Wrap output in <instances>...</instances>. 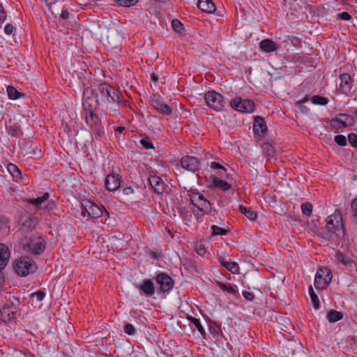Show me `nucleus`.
Listing matches in <instances>:
<instances>
[{"instance_id": "f704fd0d", "label": "nucleus", "mask_w": 357, "mask_h": 357, "mask_svg": "<svg viewBox=\"0 0 357 357\" xmlns=\"http://www.w3.org/2000/svg\"><path fill=\"white\" fill-rule=\"evenodd\" d=\"M309 294H310V296L313 307L316 310L319 309L320 307L319 300L317 295L314 291L312 286H310V287H309Z\"/></svg>"}, {"instance_id": "c9c22d12", "label": "nucleus", "mask_w": 357, "mask_h": 357, "mask_svg": "<svg viewBox=\"0 0 357 357\" xmlns=\"http://www.w3.org/2000/svg\"><path fill=\"white\" fill-rule=\"evenodd\" d=\"M188 320H190L191 323L194 324V326L197 328V329L202 336H204L206 335L205 330L203 328L202 325L201 324L199 319L193 317H188Z\"/></svg>"}, {"instance_id": "79ce46f5", "label": "nucleus", "mask_w": 357, "mask_h": 357, "mask_svg": "<svg viewBox=\"0 0 357 357\" xmlns=\"http://www.w3.org/2000/svg\"><path fill=\"white\" fill-rule=\"evenodd\" d=\"M141 145L145 149H154L153 144L150 140L149 137L143 138L140 140Z\"/></svg>"}, {"instance_id": "9d476101", "label": "nucleus", "mask_w": 357, "mask_h": 357, "mask_svg": "<svg viewBox=\"0 0 357 357\" xmlns=\"http://www.w3.org/2000/svg\"><path fill=\"white\" fill-rule=\"evenodd\" d=\"M156 283L159 285L160 291L169 293L174 285V280L165 273H160L155 277Z\"/></svg>"}, {"instance_id": "603ef678", "label": "nucleus", "mask_w": 357, "mask_h": 357, "mask_svg": "<svg viewBox=\"0 0 357 357\" xmlns=\"http://www.w3.org/2000/svg\"><path fill=\"white\" fill-rule=\"evenodd\" d=\"M195 250L200 256H203L206 253V248L202 244H197L195 245Z\"/></svg>"}, {"instance_id": "c03bdc74", "label": "nucleus", "mask_w": 357, "mask_h": 357, "mask_svg": "<svg viewBox=\"0 0 357 357\" xmlns=\"http://www.w3.org/2000/svg\"><path fill=\"white\" fill-rule=\"evenodd\" d=\"M264 150L266 154L271 158L275 156V151L274 147L270 144H266L264 145Z\"/></svg>"}, {"instance_id": "4c0bfd02", "label": "nucleus", "mask_w": 357, "mask_h": 357, "mask_svg": "<svg viewBox=\"0 0 357 357\" xmlns=\"http://www.w3.org/2000/svg\"><path fill=\"white\" fill-rule=\"evenodd\" d=\"M351 221L357 225V199H354L351 204Z\"/></svg>"}, {"instance_id": "f3484780", "label": "nucleus", "mask_w": 357, "mask_h": 357, "mask_svg": "<svg viewBox=\"0 0 357 357\" xmlns=\"http://www.w3.org/2000/svg\"><path fill=\"white\" fill-rule=\"evenodd\" d=\"M105 187L109 191H115L121 187V177L116 173L109 174L105 181Z\"/></svg>"}, {"instance_id": "9b49d317", "label": "nucleus", "mask_w": 357, "mask_h": 357, "mask_svg": "<svg viewBox=\"0 0 357 357\" xmlns=\"http://www.w3.org/2000/svg\"><path fill=\"white\" fill-rule=\"evenodd\" d=\"M93 94L94 91L93 89L90 88L84 89L82 97L83 113L93 112V109H96V107L99 105L91 97Z\"/></svg>"}, {"instance_id": "cd10ccee", "label": "nucleus", "mask_w": 357, "mask_h": 357, "mask_svg": "<svg viewBox=\"0 0 357 357\" xmlns=\"http://www.w3.org/2000/svg\"><path fill=\"white\" fill-rule=\"evenodd\" d=\"M217 285L221 290L229 294L236 296L238 294V290L235 285L233 286L229 283H222L220 282H218Z\"/></svg>"}, {"instance_id": "aec40b11", "label": "nucleus", "mask_w": 357, "mask_h": 357, "mask_svg": "<svg viewBox=\"0 0 357 357\" xmlns=\"http://www.w3.org/2000/svg\"><path fill=\"white\" fill-rule=\"evenodd\" d=\"M267 130V126L264 119L261 116H255L253 123V131L259 136H263Z\"/></svg>"}, {"instance_id": "39448f33", "label": "nucleus", "mask_w": 357, "mask_h": 357, "mask_svg": "<svg viewBox=\"0 0 357 357\" xmlns=\"http://www.w3.org/2000/svg\"><path fill=\"white\" fill-rule=\"evenodd\" d=\"M190 201L200 212L209 214L212 211L211 204L209 200L199 192L190 194Z\"/></svg>"}, {"instance_id": "1a4fd4ad", "label": "nucleus", "mask_w": 357, "mask_h": 357, "mask_svg": "<svg viewBox=\"0 0 357 357\" xmlns=\"http://www.w3.org/2000/svg\"><path fill=\"white\" fill-rule=\"evenodd\" d=\"M230 106L236 110L244 113H251L255 109V104L253 100L249 99L242 100L240 97L231 99Z\"/></svg>"}, {"instance_id": "09e8293b", "label": "nucleus", "mask_w": 357, "mask_h": 357, "mask_svg": "<svg viewBox=\"0 0 357 357\" xmlns=\"http://www.w3.org/2000/svg\"><path fill=\"white\" fill-rule=\"evenodd\" d=\"M9 132L12 136L15 137H19L22 134V130L17 127H10Z\"/></svg>"}, {"instance_id": "5fc2aeb1", "label": "nucleus", "mask_w": 357, "mask_h": 357, "mask_svg": "<svg viewBox=\"0 0 357 357\" xmlns=\"http://www.w3.org/2000/svg\"><path fill=\"white\" fill-rule=\"evenodd\" d=\"M6 13L4 10V8L0 3V25L4 22L6 19Z\"/></svg>"}, {"instance_id": "0eeeda50", "label": "nucleus", "mask_w": 357, "mask_h": 357, "mask_svg": "<svg viewBox=\"0 0 357 357\" xmlns=\"http://www.w3.org/2000/svg\"><path fill=\"white\" fill-rule=\"evenodd\" d=\"M326 229L331 233L341 232L344 234L342 215L339 210L330 215L326 220Z\"/></svg>"}, {"instance_id": "4468645a", "label": "nucleus", "mask_w": 357, "mask_h": 357, "mask_svg": "<svg viewBox=\"0 0 357 357\" xmlns=\"http://www.w3.org/2000/svg\"><path fill=\"white\" fill-rule=\"evenodd\" d=\"M353 121V117L347 114H338L335 118L333 119L330 121V125L333 128H346L350 122Z\"/></svg>"}, {"instance_id": "2f4dec72", "label": "nucleus", "mask_w": 357, "mask_h": 357, "mask_svg": "<svg viewBox=\"0 0 357 357\" xmlns=\"http://www.w3.org/2000/svg\"><path fill=\"white\" fill-rule=\"evenodd\" d=\"M239 211L250 220H255L257 218V214L250 208L241 205Z\"/></svg>"}, {"instance_id": "f03ea898", "label": "nucleus", "mask_w": 357, "mask_h": 357, "mask_svg": "<svg viewBox=\"0 0 357 357\" xmlns=\"http://www.w3.org/2000/svg\"><path fill=\"white\" fill-rule=\"evenodd\" d=\"M38 268L37 264L31 258L24 256L16 259L13 263L15 272L20 276L33 273Z\"/></svg>"}, {"instance_id": "69168bd1", "label": "nucleus", "mask_w": 357, "mask_h": 357, "mask_svg": "<svg viewBox=\"0 0 357 357\" xmlns=\"http://www.w3.org/2000/svg\"><path fill=\"white\" fill-rule=\"evenodd\" d=\"M115 130L119 133L123 132L125 130V127L123 126H118Z\"/></svg>"}, {"instance_id": "6e6552de", "label": "nucleus", "mask_w": 357, "mask_h": 357, "mask_svg": "<svg viewBox=\"0 0 357 357\" xmlns=\"http://www.w3.org/2000/svg\"><path fill=\"white\" fill-rule=\"evenodd\" d=\"M332 280V274L326 267L320 268L316 273L314 286L318 289H324L328 287Z\"/></svg>"}, {"instance_id": "423d86ee", "label": "nucleus", "mask_w": 357, "mask_h": 357, "mask_svg": "<svg viewBox=\"0 0 357 357\" xmlns=\"http://www.w3.org/2000/svg\"><path fill=\"white\" fill-rule=\"evenodd\" d=\"M82 114L84 115L85 121L95 137L96 138L102 137L104 131L98 116L94 112H88Z\"/></svg>"}, {"instance_id": "774afa93", "label": "nucleus", "mask_w": 357, "mask_h": 357, "mask_svg": "<svg viewBox=\"0 0 357 357\" xmlns=\"http://www.w3.org/2000/svg\"><path fill=\"white\" fill-rule=\"evenodd\" d=\"M126 190H129V191H132V188H126V189H124V191L126 192Z\"/></svg>"}, {"instance_id": "a18cd8bd", "label": "nucleus", "mask_w": 357, "mask_h": 357, "mask_svg": "<svg viewBox=\"0 0 357 357\" xmlns=\"http://www.w3.org/2000/svg\"><path fill=\"white\" fill-rule=\"evenodd\" d=\"M348 141L351 146L357 148V135L356 133H349L348 135Z\"/></svg>"}, {"instance_id": "6e6d98bb", "label": "nucleus", "mask_w": 357, "mask_h": 357, "mask_svg": "<svg viewBox=\"0 0 357 357\" xmlns=\"http://www.w3.org/2000/svg\"><path fill=\"white\" fill-rule=\"evenodd\" d=\"M26 225H27L29 228L32 229L35 226V220L33 218H29L25 223H23L22 225V227H24Z\"/></svg>"}, {"instance_id": "412c9836", "label": "nucleus", "mask_w": 357, "mask_h": 357, "mask_svg": "<svg viewBox=\"0 0 357 357\" xmlns=\"http://www.w3.org/2000/svg\"><path fill=\"white\" fill-rule=\"evenodd\" d=\"M10 257V252L7 246L0 243V271L7 264Z\"/></svg>"}, {"instance_id": "ea45409f", "label": "nucleus", "mask_w": 357, "mask_h": 357, "mask_svg": "<svg viewBox=\"0 0 357 357\" xmlns=\"http://www.w3.org/2000/svg\"><path fill=\"white\" fill-rule=\"evenodd\" d=\"M172 26L174 31L178 33H181L183 30V24L178 20L172 21Z\"/></svg>"}, {"instance_id": "a878e982", "label": "nucleus", "mask_w": 357, "mask_h": 357, "mask_svg": "<svg viewBox=\"0 0 357 357\" xmlns=\"http://www.w3.org/2000/svg\"><path fill=\"white\" fill-rule=\"evenodd\" d=\"M7 169L16 182L22 179V172L17 165L10 163L8 165Z\"/></svg>"}, {"instance_id": "2eb2a0df", "label": "nucleus", "mask_w": 357, "mask_h": 357, "mask_svg": "<svg viewBox=\"0 0 357 357\" xmlns=\"http://www.w3.org/2000/svg\"><path fill=\"white\" fill-rule=\"evenodd\" d=\"M181 165L183 169L195 172L199 169L200 161L195 157L186 155L181 158Z\"/></svg>"}, {"instance_id": "4be33fe9", "label": "nucleus", "mask_w": 357, "mask_h": 357, "mask_svg": "<svg viewBox=\"0 0 357 357\" xmlns=\"http://www.w3.org/2000/svg\"><path fill=\"white\" fill-rule=\"evenodd\" d=\"M197 7L206 13H213L215 10V5L211 0H198Z\"/></svg>"}, {"instance_id": "b1692460", "label": "nucleus", "mask_w": 357, "mask_h": 357, "mask_svg": "<svg viewBox=\"0 0 357 357\" xmlns=\"http://www.w3.org/2000/svg\"><path fill=\"white\" fill-rule=\"evenodd\" d=\"M261 49L266 52H271L276 51L279 48V45L270 39H264L260 42Z\"/></svg>"}, {"instance_id": "49530a36", "label": "nucleus", "mask_w": 357, "mask_h": 357, "mask_svg": "<svg viewBox=\"0 0 357 357\" xmlns=\"http://www.w3.org/2000/svg\"><path fill=\"white\" fill-rule=\"evenodd\" d=\"M124 332L128 335H132L135 333L136 330L132 324H127L124 326Z\"/></svg>"}, {"instance_id": "bb28decb", "label": "nucleus", "mask_w": 357, "mask_h": 357, "mask_svg": "<svg viewBox=\"0 0 357 357\" xmlns=\"http://www.w3.org/2000/svg\"><path fill=\"white\" fill-rule=\"evenodd\" d=\"M212 183L214 187L219 188L224 191L229 190L231 187L229 183L218 176L213 177Z\"/></svg>"}, {"instance_id": "7ed1b4c3", "label": "nucleus", "mask_w": 357, "mask_h": 357, "mask_svg": "<svg viewBox=\"0 0 357 357\" xmlns=\"http://www.w3.org/2000/svg\"><path fill=\"white\" fill-rule=\"evenodd\" d=\"M45 246L46 243L41 236L31 237L22 242L23 250L35 255L42 254Z\"/></svg>"}, {"instance_id": "338daca9", "label": "nucleus", "mask_w": 357, "mask_h": 357, "mask_svg": "<svg viewBox=\"0 0 357 357\" xmlns=\"http://www.w3.org/2000/svg\"><path fill=\"white\" fill-rule=\"evenodd\" d=\"M180 215L183 218V220H187V218H186V217H187V212L183 211V210H181L180 211Z\"/></svg>"}, {"instance_id": "13d9d810", "label": "nucleus", "mask_w": 357, "mask_h": 357, "mask_svg": "<svg viewBox=\"0 0 357 357\" xmlns=\"http://www.w3.org/2000/svg\"><path fill=\"white\" fill-rule=\"evenodd\" d=\"M60 17L66 20L69 17V12L67 10H63L60 14Z\"/></svg>"}, {"instance_id": "f257e3e1", "label": "nucleus", "mask_w": 357, "mask_h": 357, "mask_svg": "<svg viewBox=\"0 0 357 357\" xmlns=\"http://www.w3.org/2000/svg\"><path fill=\"white\" fill-rule=\"evenodd\" d=\"M94 93L97 104L101 102L119 104L123 100L121 91L106 82L99 84L95 89Z\"/></svg>"}, {"instance_id": "3c124183", "label": "nucleus", "mask_w": 357, "mask_h": 357, "mask_svg": "<svg viewBox=\"0 0 357 357\" xmlns=\"http://www.w3.org/2000/svg\"><path fill=\"white\" fill-rule=\"evenodd\" d=\"M15 31V28L11 24H7L4 27V32L8 35L14 34Z\"/></svg>"}, {"instance_id": "864d4df0", "label": "nucleus", "mask_w": 357, "mask_h": 357, "mask_svg": "<svg viewBox=\"0 0 357 357\" xmlns=\"http://www.w3.org/2000/svg\"><path fill=\"white\" fill-rule=\"evenodd\" d=\"M242 294L244 298L248 301H252L255 298V295L252 292L243 291Z\"/></svg>"}, {"instance_id": "37998d69", "label": "nucleus", "mask_w": 357, "mask_h": 357, "mask_svg": "<svg viewBox=\"0 0 357 357\" xmlns=\"http://www.w3.org/2000/svg\"><path fill=\"white\" fill-rule=\"evenodd\" d=\"M334 141L337 144H338L340 146H344L347 145V143L346 137L342 135H336L334 138Z\"/></svg>"}, {"instance_id": "20e7f679", "label": "nucleus", "mask_w": 357, "mask_h": 357, "mask_svg": "<svg viewBox=\"0 0 357 357\" xmlns=\"http://www.w3.org/2000/svg\"><path fill=\"white\" fill-rule=\"evenodd\" d=\"M204 100L207 106L217 112L222 111L225 105L224 97L215 91H209L206 93Z\"/></svg>"}, {"instance_id": "a19ab883", "label": "nucleus", "mask_w": 357, "mask_h": 357, "mask_svg": "<svg viewBox=\"0 0 357 357\" xmlns=\"http://www.w3.org/2000/svg\"><path fill=\"white\" fill-rule=\"evenodd\" d=\"M211 228L212 230L213 236L225 235L227 233V231L225 229L218 227L217 225H212Z\"/></svg>"}, {"instance_id": "e433bc0d", "label": "nucleus", "mask_w": 357, "mask_h": 357, "mask_svg": "<svg viewBox=\"0 0 357 357\" xmlns=\"http://www.w3.org/2000/svg\"><path fill=\"white\" fill-rule=\"evenodd\" d=\"M301 211L303 215L310 216L312 213V204L308 202L301 204Z\"/></svg>"}, {"instance_id": "6ab92c4d", "label": "nucleus", "mask_w": 357, "mask_h": 357, "mask_svg": "<svg viewBox=\"0 0 357 357\" xmlns=\"http://www.w3.org/2000/svg\"><path fill=\"white\" fill-rule=\"evenodd\" d=\"M135 287L146 297H151L155 294V287L153 281L150 279H144L141 284H136Z\"/></svg>"}, {"instance_id": "ddd939ff", "label": "nucleus", "mask_w": 357, "mask_h": 357, "mask_svg": "<svg viewBox=\"0 0 357 357\" xmlns=\"http://www.w3.org/2000/svg\"><path fill=\"white\" fill-rule=\"evenodd\" d=\"M150 105L158 113L163 115H170L172 113V108L165 103L159 97L154 96L149 100Z\"/></svg>"}, {"instance_id": "052dcab7", "label": "nucleus", "mask_w": 357, "mask_h": 357, "mask_svg": "<svg viewBox=\"0 0 357 357\" xmlns=\"http://www.w3.org/2000/svg\"><path fill=\"white\" fill-rule=\"evenodd\" d=\"M308 100H309L308 96H305L303 98H302L301 100H300L299 101L297 102V105H301L307 102Z\"/></svg>"}, {"instance_id": "58836bf2", "label": "nucleus", "mask_w": 357, "mask_h": 357, "mask_svg": "<svg viewBox=\"0 0 357 357\" xmlns=\"http://www.w3.org/2000/svg\"><path fill=\"white\" fill-rule=\"evenodd\" d=\"M139 0H116V3L119 6L130 7L135 5Z\"/></svg>"}, {"instance_id": "c85d7f7f", "label": "nucleus", "mask_w": 357, "mask_h": 357, "mask_svg": "<svg viewBox=\"0 0 357 357\" xmlns=\"http://www.w3.org/2000/svg\"><path fill=\"white\" fill-rule=\"evenodd\" d=\"M343 318V314L342 312L337 311L335 310H331L327 313V319L331 323H334L341 320Z\"/></svg>"}, {"instance_id": "e2e57ef3", "label": "nucleus", "mask_w": 357, "mask_h": 357, "mask_svg": "<svg viewBox=\"0 0 357 357\" xmlns=\"http://www.w3.org/2000/svg\"><path fill=\"white\" fill-rule=\"evenodd\" d=\"M150 256L152 259H158L160 257V255L157 252H151Z\"/></svg>"}, {"instance_id": "8fccbe9b", "label": "nucleus", "mask_w": 357, "mask_h": 357, "mask_svg": "<svg viewBox=\"0 0 357 357\" xmlns=\"http://www.w3.org/2000/svg\"><path fill=\"white\" fill-rule=\"evenodd\" d=\"M337 19L344 21H349L351 19V16L347 12H342L337 14Z\"/></svg>"}, {"instance_id": "a211bd4d", "label": "nucleus", "mask_w": 357, "mask_h": 357, "mask_svg": "<svg viewBox=\"0 0 357 357\" xmlns=\"http://www.w3.org/2000/svg\"><path fill=\"white\" fill-rule=\"evenodd\" d=\"M148 181L151 188L157 194L163 193L165 189V184L160 176L154 172H151L149 174Z\"/></svg>"}, {"instance_id": "680f3d73", "label": "nucleus", "mask_w": 357, "mask_h": 357, "mask_svg": "<svg viewBox=\"0 0 357 357\" xmlns=\"http://www.w3.org/2000/svg\"><path fill=\"white\" fill-rule=\"evenodd\" d=\"M206 213H202V215H196V218L198 222H202L204 220V215Z\"/></svg>"}, {"instance_id": "0e129e2a", "label": "nucleus", "mask_w": 357, "mask_h": 357, "mask_svg": "<svg viewBox=\"0 0 357 357\" xmlns=\"http://www.w3.org/2000/svg\"><path fill=\"white\" fill-rule=\"evenodd\" d=\"M151 79L153 82H157L158 80V75L156 74L151 73Z\"/></svg>"}, {"instance_id": "4d7b16f0", "label": "nucleus", "mask_w": 357, "mask_h": 357, "mask_svg": "<svg viewBox=\"0 0 357 357\" xmlns=\"http://www.w3.org/2000/svg\"><path fill=\"white\" fill-rule=\"evenodd\" d=\"M223 167H224L221 164H220L218 162H212L211 163V168L212 169H219V170H220V169H223Z\"/></svg>"}, {"instance_id": "c756f323", "label": "nucleus", "mask_w": 357, "mask_h": 357, "mask_svg": "<svg viewBox=\"0 0 357 357\" xmlns=\"http://www.w3.org/2000/svg\"><path fill=\"white\" fill-rule=\"evenodd\" d=\"M221 264L225 267L228 271H231L232 273H238L239 272V266L236 262L234 261H226L223 260V259L220 258Z\"/></svg>"}, {"instance_id": "bf43d9fd", "label": "nucleus", "mask_w": 357, "mask_h": 357, "mask_svg": "<svg viewBox=\"0 0 357 357\" xmlns=\"http://www.w3.org/2000/svg\"><path fill=\"white\" fill-rule=\"evenodd\" d=\"M217 174L218 175V176H220V178H222L224 177L227 173H226V169L225 167H223V169H220L218 173Z\"/></svg>"}, {"instance_id": "dca6fc26", "label": "nucleus", "mask_w": 357, "mask_h": 357, "mask_svg": "<svg viewBox=\"0 0 357 357\" xmlns=\"http://www.w3.org/2000/svg\"><path fill=\"white\" fill-rule=\"evenodd\" d=\"M340 91L349 96L351 94V91L353 87L354 81L352 80L351 75L348 73L340 74Z\"/></svg>"}, {"instance_id": "7c9ffc66", "label": "nucleus", "mask_w": 357, "mask_h": 357, "mask_svg": "<svg viewBox=\"0 0 357 357\" xmlns=\"http://www.w3.org/2000/svg\"><path fill=\"white\" fill-rule=\"evenodd\" d=\"M8 96L11 100H17L24 96V93L19 92L14 86H8L7 87Z\"/></svg>"}, {"instance_id": "393cba45", "label": "nucleus", "mask_w": 357, "mask_h": 357, "mask_svg": "<svg viewBox=\"0 0 357 357\" xmlns=\"http://www.w3.org/2000/svg\"><path fill=\"white\" fill-rule=\"evenodd\" d=\"M50 197V195L48 192H45L41 197H37L36 199H29L27 200V202L31 205H33L37 210H40L43 208V204L48 200Z\"/></svg>"}, {"instance_id": "5701e85b", "label": "nucleus", "mask_w": 357, "mask_h": 357, "mask_svg": "<svg viewBox=\"0 0 357 357\" xmlns=\"http://www.w3.org/2000/svg\"><path fill=\"white\" fill-rule=\"evenodd\" d=\"M15 315V312L10 306L6 305L0 310V319L5 323L13 319Z\"/></svg>"}, {"instance_id": "72a5a7b5", "label": "nucleus", "mask_w": 357, "mask_h": 357, "mask_svg": "<svg viewBox=\"0 0 357 357\" xmlns=\"http://www.w3.org/2000/svg\"><path fill=\"white\" fill-rule=\"evenodd\" d=\"M311 101L314 105L325 106L328 103V99L326 97L319 95H314L311 97Z\"/></svg>"}, {"instance_id": "de8ad7c7", "label": "nucleus", "mask_w": 357, "mask_h": 357, "mask_svg": "<svg viewBox=\"0 0 357 357\" xmlns=\"http://www.w3.org/2000/svg\"><path fill=\"white\" fill-rule=\"evenodd\" d=\"M31 296L36 297L37 301H41L45 296V292L42 290H39L33 293Z\"/></svg>"}, {"instance_id": "f8f14e48", "label": "nucleus", "mask_w": 357, "mask_h": 357, "mask_svg": "<svg viewBox=\"0 0 357 357\" xmlns=\"http://www.w3.org/2000/svg\"><path fill=\"white\" fill-rule=\"evenodd\" d=\"M82 214L85 216L87 213L88 216L92 219H97L103 213L102 209L100 206L90 201H86L84 204H82Z\"/></svg>"}, {"instance_id": "473e14b6", "label": "nucleus", "mask_w": 357, "mask_h": 357, "mask_svg": "<svg viewBox=\"0 0 357 357\" xmlns=\"http://www.w3.org/2000/svg\"><path fill=\"white\" fill-rule=\"evenodd\" d=\"M335 257L338 261L341 262L345 266H350L352 264V260L349 257L346 256L340 251L336 252Z\"/></svg>"}]
</instances>
